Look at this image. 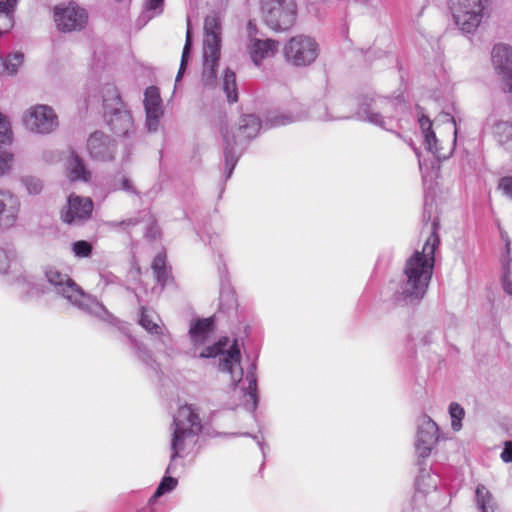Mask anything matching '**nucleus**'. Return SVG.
I'll return each mask as SVG.
<instances>
[{
    "mask_svg": "<svg viewBox=\"0 0 512 512\" xmlns=\"http://www.w3.org/2000/svg\"><path fill=\"white\" fill-rule=\"evenodd\" d=\"M250 326L240 323L237 332H232V339L226 335V374L230 375L232 401L226 402V408L234 409L242 406L253 418L259 403L257 382V357L248 365L245 379L241 365L242 349L245 340L249 337Z\"/></svg>",
    "mask_w": 512,
    "mask_h": 512,
    "instance_id": "1",
    "label": "nucleus"
},
{
    "mask_svg": "<svg viewBox=\"0 0 512 512\" xmlns=\"http://www.w3.org/2000/svg\"><path fill=\"white\" fill-rule=\"evenodd\" d=\"M438 226V222L433 220L431 233L425 241L422 251H415L406 260L403 278L391 297L393 304L397 306L416 305L424 298L433 275L435 251L440 245Z\"/></svg>",
    "mask_w": 512,
    "mask_h": 512,
    "instance_id": "2",
    "label": "nucleus"
},
{
    "mask_svg": "<svg viewBox=\"0 0 512 512\" xmlns=\"http://www.w3.org/2000/svg\"><path fill=\"white\" fill-rule=\"evenodd\" d=\"M203 41V71L202 82L204 86V110L211 124L222 134L224 130L221 92L224 86L218 89V98L213 100L214 90L217 88V69L221 56V19L215 14L208 15L204 23Z\"/></svg>",
    "mask_w": 512,
    "mask_h": 512,
    "instance_id": "3",
    "label": "nucleus"
},
{
    "mask_svg": "<svg viewBox=\"0 0 512 512\" xmlns=\"http://www.w3.org/2000/svg\"><path fill=\"white\" fill-rule=\"evenodd\" d=\"M405 108L401 96H381L375 93L361 95L357 98V109L354 117L368 122L387 131H392L394 122Z\"/></svg>",
    "mask_w": 512,
    "mask_h": 512,
    "instance_id": "4",
    "label": "nucleus"
},
{
    "mask_svg": "<svg viewBox=\"0 0 512 512\" xmlns=\"http://www.w3.org/2000/svg\"><path fill=\"white\" fill-rule=\"evenodd\" d=\"M44 275L49 289L62 296L73 306L91 314L103 321L111 322L112 315L95 298L84 291L65 273L58 268L49 266L45 269Z\"/></svg>",
    "mask_w": 512,
    "mask_h": 512,
    "instance_id": "5",
    "label": "nucleus"
},
{
    "mask_svg": "<svg viewBox=\"0 0 512 512\" xmlns=\"http://www.w3.org/2000/svg\"><path fill=\"white\" fill-rule=\"evenodd\" d=\"M214 333V317L196 318L190 321L188 335L193 356L199 358L219 357V369L223 370L224 337L213 342Z\"/></svg>",
    "mask_w": 512,
    "mask_h": 512,
    "instance_id": "6",
    "label": "nucleus"
},
{
    "mask_svg": "<svg viewBox=\"0 0 512 512\" xmlns=\"http://www.w3.org/2000/svg\"><path fill=\"white\" fill-rule=\"evenodd\" d=\"M201 429V420L195 408L192 405L179 407L173 419L171 462L179 457L181 452L195 443Z\"/></svg>",
    "mask_w": 512,
    "mask_h": 512,
    "instance_id": "7",
    "label": "nucleus"
},
{
    "mask_svg": "<svg viewBox=\"0 0 512 512\" xmlns=\"http://www.w3.org/2000/svg\"><path fill=\"white\" fill-rule=\"evenodd\" d=\"M103 113L107 124L117 135L130 138L134 134L133 118L125 109L117 88L107 84L102 89Z\"/></svg>",
    "mask_w": 512,
    "mask_h": 512,
    "instance_id": "8",
    "label": "nucleus"
},
{
    "mask_svg": "<svg viewBox=\"0 0 512 512\" xmlns=\"http://www.w3.org/2000/svg\"><path fill=\"white\" fill-rule=\"evenodd\" d=\"M440 120L448 126L449 131L452 133V138L446 146L442 139L437 138L433 130L432 121L429 117L425 115L418 117L419 127L423 136V145L439 162L451 157L456 146L458 135L456 120L450 113H443L440 116Z\"/></svg>",
    "mask_w": 512,
    "mask_h": 512,
    "instance_id": "9",
    "label": "nucleus"
},
{
    "mask_svg": "<svg viewBox=\"0 0 512 512\" xmlns=\"http://www.w3.org/2000/svg\"><path fill=\"white\" fill-rule=\"evenodd\" d=\"M261 129V122L254 114L243 115L239 128L233 135L232 143L226 140V181L230 178L239 158L246 150L249 142Z\"/></svg>",
    "mask_w": 512,
    "mask_h": 512,
    "instance_id": "10",
    "label": "nucleus"
},
{
    "mask_svg": "<svg viewBox=\"0 0 512 512\" xmlns=\"http://www.w3.org/2000/svg\"><path fill=\"white\" fill-rule=\"evenodd\" d=\"M349 118H351V116L332 115L329 112L326 103L318 100L309 105L307 108H304L302 105H300L299 108L293 112H270L266 117L265 125L269 128H273L305 120L334 121Z\"/></svg>",
    "mask_w": 512,
    "mask_h": 512,
    "instance_id": "11",
    "label": "nucleus"
},
{
    "mask_svg": "<svg viewBox=\"0 0 512 512\" xmlns=\"http://www.w3.org/2000/svg\"><path fill=\"white\" fill-rule=\"evenodd\" d=\"M260 12L267 27L283 32L295 24L297 6L294 0H260Z\"/></svg>",
    "mask_w": 512,
    "mask_h": 512,
    "instance_id": "12",
    "label": "nucleus"
},
{
    "mask_svg": "<svg viewBox=\"0 0 512 512\" xmlns=\"http://www.w3.org/2000/svg\"><path fill=\"white\" fill-rule=\"evenodd\" d=\"M456 25L464 34L476 31L484 17L483 0H448Z\"/></svg>",
    "mask_w": 512,
    "mask_h": 512,
    "instance_id": "13",
    "label": "nucleus"
},
{
    "mask_svg": "<svg viewBox=\"0 0 512 512\" xmlns=\"http://www.w3.org/2000/svg\"><path fill=\"white\" fill-rule=\"evenodd\" d=\"M319 55V45L310 36L297 35L284 46L286 61L295 67H306L315 62Z\"/></svg>",
    "mask_w": 512,
    "mask_h": 512,
    "instance_id": "14",
    "label": "nucleus"
},
{
    "mask_svg": "<svg viewBox=\"0 0 512 512\" xmlns=\"http://www.w3.org/2000/svg\"><path fill=\"white\" fill-rule=\"evenodd\" d=\"M53 20L63 33L77 32L85 28L88 21L87 11L75 2L54 7Z\"/></svg>",
    "mask_w": 512,
    "mask_h": 512,
    "instance_id": "15",
    "label": "nucleus"
},
{
    "mask_svg": "<svg viewBox=\"0 0 512 512\" xmlns=\"http://www.w3.org/2000/svg\"><path fill=\"white\" fill-rule=\"evenodd\" d=\"M24 125L31 132L49 134L58 127V117L48 105H35L23 116Z\"/></svg>",
    "mask_w": 512,
    "mask_h": 512,
    "instance_id": "16",
    "label": "nucleus"
},
{
    "mask_svg": "<svg viewBox=\"0 0 512 512\" xmlns=\"http://www.w3.org/2000/svg\"><path fill=\"white\" fill-rule=\"evenodd\" d=\"M105 226L111 230L131 233L139 228L141 232L147 236L154 238L157 233L155 218L148 210L139 211L136 215L128 217L121 221L111 220L105 222Z\"/></svg>",
    "mask_w": 512,
    "mask_h": 512,
    "instance_id": "17",
    "label": "nucleus"
},
{
    "mask_svg": "<svg viewBox=\"0 0 512 512\" xmlns=\"http://www.w3.org/2000/svg\"><path fill=\"white\" fill-rule=\"evenodd\" d=\"M437 424L428 416L422 415L417 421L415 451L419 459H426L439 440Z\"/></svg>",
    "mask_w": 512,
    "mask_h": 512,
    "instance_id": "18",
    "label": "nucleus"
},
{
    "mask_svg": "<svg viewBox=\"0 0 512 512\" xmlns=\"http://www.w3.org/2000/svg\"><path fill=\"white\" fill-rule=\"evenodd\" d=\"M93 206L89 197L71 194L68 197L67 208L62 214V219L70 225H80L90 218Z\"/></svg>",
    "mask_w": 512,
    "mask_h": 512,
    "instance_id": "19",
    "label": "nucleus"
},
{
    "mask_svg": "<svg viewBox=\"0 0 512 512\" xmlns=\"http://www.w3.org/2000/svg\"><path fill=\"white\" fill-rule=\"evenodd\" d=\"M492 63L501 76L505 92H512V47L499 43L493 47Z\"/></svg>",
    "mask_w": 512,
    "mask_h": 512,
    "instance_id": "20",
    "label": "nucleus"
},
{
    "mask_svg": "<svg viewBox=\"0 0 512 512\" xmlns=\"http://www.w3.org/2000/svg\"><path fill=\"white\" fill-rule=\"evenodd\" d=\"M143 103L146 113V127L149 132H156L164 114V106L159 89L155 86L146 88Z\"/></svg>",
    "mask_w": 512,
    "mask_h": 512,
    "instance_id": "21",
    "label": "nucleus"
},
{
    "mask_svg": "<svg viewBox=\"0 0 512 512\" xmlns=\"http://www.w3.org/2000/svg\"><path fill=\"white\" fill-rule=\"evenodd\" d=\"M87 150L90 156L97 161H111L115 157L114 141L100 131H96L89 136Z\"/></svg>",
    "mask_w": 512,
    "mask_h": 512,
    "instance_id": "22",
    "label": "nucleus"
},
{
    "mask_svg": "<svg viewBox=\"0 0 512 512\" xmlns=\"http://www.w3.org/2000/svg\"><path fill=\"white\" fill-rule=\"evenodd\" d=\"M20 199L9 189L0 188V228H11L20 212Z\"/></svg>",
    "mask_w": 512,
    "mask_h": 512,
    "instance_id": "23",
    "label": "nucleus"
},
{
    "mask_svg": "<svg viewBox=\"0 0 512 512\" xmlns=\"http://www.w3.org/2000/svg\"><path fill=\"white\" fill-rule=\"evenodd\" d=\"M158 321L159 317L153 311L144 307L141 309L139 324L149 334L157 336L158 343L166 349L171 346V336L165 328L159 325Z\"/></svg>",
    "mask_w": 512,
    "mask_h": 512,
    "instance_id": "24",
    "label": "nucleus"
},
{
    "mask_svg": "<svg viewBox=\"0 0 512 512\" xmlns=\"http://www.w3.org/2000/svg\"><path fill=\"white\" fill-rule=\"evenodd\" d=\"M279 49V42L273 39L252 38L249 53L253 63L259 67L263 60L273 57Z\"/></svg>",
    "mask_w": 512,
    "mask_h": 512,
    "instance_id": "25",
    "label": "nucleus"
},
{
    "mask_svg": "<svg viewBox=\"0 0 512 512\" xmlns=\"http://www.w3.org/2000/svg\"><path fill=\"white\" fill-rule=\"evenodd\" d=\"M491 130L499 145L505 149H512V118L509 120H495Z\"/></svg>",
    "mask_w": 512,
    "mask_h": 512,
    "instance_id": "26",
    "label": "nucleus"
},
{
    "mask_svg": "<svg viewBox=\"0 0 512 512\" xmlns=\"http://www.w3.org/2000/svg\"><path fill=\"white\" fill-rule=\"evenodd\" d=\"M475 503L480 512H496L498 505L491 491L483 484L475 489Z\"/></svg>",
    "mask_w": 512,
    "mask_h": 512,
    "instance_id": "27",
    "label": "nucleus"
},
{
    "mask_svg": "<svg viewBox=\"0 0 512 512\" xmlns=\"http://www.w3.org/2000/svg\"><path fill=\"white\" fill-rule=\"evenodd\" d=\"M18 0H0V36L13 27V14Z\"/></svg>",
    "mask_w": 512,
    "mask_h": 512,
    "instance_id": "28",
    "label": "nucleus"
},
{
    "mask_svg": "<svg viewBox=\"0 0 512 512\" xmlns=\"http://www.w3.org/2000/svg\"><path fill=\"white\" fill-rule=\"evenodd\" d=\"M68 176L72 181H88L90 172L85 168L83 161L75 153H71L67 163Z\"/></svg>",
    "mask_w": 512,
    "mask_h": 512,
    "instance_id": "29",
    "label": "nucleus"
},
{
    "mask_svg": "<svg viewBox=\"0 0 512 512\" xmlns=\"http://www.w3.org/2000/svg\"><path fill=\"white\" fill-rule=\"evenodd\" d=\"M152 270L157 282L164 287L171 279L170 268L166 265L165 253H158L152 262Z\"/></svg>",
    "mask_w": 512,
    "mask_h": 512,
    "instance_id": "30",
    "label": "nucleus"
},
{
    "mask_svg": "<svg viewBox=\"0 0 512 512\" xmlns=\"http://www.w3.org/2000/svg\"><path fill=\"white\" fill-rule=\"evenodd\" d=\"M191 47H192V37H191V30H190V20L188 19L187 20L186 40H185V45H184V48L182 51L180 67H179V70H178V73H177V76L175 79L176 83L180 81V79L182 78V76L187 68L188 61L190 58Z\"/></svg>",
    "mask_w": 512,
    "mask_h": 512,
    "instance_id": "31",
    "label": "nucleus"
},
{
    "mask_svg": "<svg viewBox=\"0 0 512 512\" xmlns=\"http://www.w3.org/2000/svg\"><path fill=\"white\" fill-rule=\"evenodd\" d=\"M177 484L178 481L176 478L171 476L163 477L154 494L149 499V504H153L158 498H160L164 494L173 491L176 488Z\"/></svg>",
    "mask_w": 512,
    "mask_h": 512,
    "instance_id": "32",
    "label": "nucleus"
},
{
    "mask_svg": "<svg viewBox=\"0 0 512 512\" xmlns=\"http://www.w3.org/2000/svg\"><path fill=\"white\" fill-rule=\"evenodd\" d=\"M238 101V86L236 74L226 67V102L236 103Z\"/></svg>",
    "mask_w": 512,
    "mask_h": 512,
    "instance_id": "33",
    "label": "nucleus"
},
{
    "mask_svg": "<svg viewBox=\"0 0 512 512\" xmlns=\"http://www.w3.org/2000/svg\"><path fill=\"white\" fill-rule=\"evenodd\" d=\"M113 190L115 191H124L128 194L139 195V192L133 185L132 180L125 174H118L114 177L112 183Z\"/></svg>",
    "mask_w": 512,
    "mask_h": 512,
    "instance_id": "34",
    "label": "nucleus"
},
{
    "mask_svg": "<svg viewBox=\"0 0 512 512\" xmlns=\"http://www.w3.org/2000/svg\"><path fill=\"white\" fill-rule=\"evenodd\" d=\"M8 145L0 143V177L11 171L14 162V154L8 149Z\"/></svg>",
    "mask_w": 512,
    "mask_h": 512,
    "instance_id": "35",
    "label": "nucleus"
},
{
    "mask_svg": "<svg viewBox=\"0 0 512 512\" xmlns=\"http://www.w3.org/2000/svg\"><path fill=\"white\" fill-rule=\"evenodd\" d=\"M449 415L451 418V428L453 431H460L462 428V420L465 416V410L463 407L456 403L452 402L449 405Z\"/></svg>",
    "mask_w": 512,
    "mask_h": 512,
    "instance_id": "36",
    "label": "nucleus"
},
{
    "mask_svg": "<svg viewBox=\"0 0 512 512\" xmlns=\"http://www.w3.org/2000/svg\"><path fill=\"white\" fill-rule=\"evenodd\" d=\"M24 55L21 52H14L8 55L5 59H1L4 70L13 75L17 72L19 66L22 64Z\"/></svg>",
    "mask_w": 512,
    "mask_h": 512,
    "instance_id": "37",
    "label": "nucleus"
},
{
    "mask_svg": "<svg viewBox=\"0 0 512 512\" xmlns=\"http://www.w3.org/2000/svg\"><path fill=\"white\" fill-rule=\"evenodd\" d=\"M129 340L131 342V345L133 346L136 356L147 365L151 364L152 361V354L147 348L145 344L142 342L136 340L134 337L129 335Z\"/></svg>",
    "mask_w": 512,
    "mask_h": 512,
    "instance_id": "38",
    "label": "nucleus"
},
{
    "mask_svg": "<svg viewBox=\"0 0 512 512\" xmlns=\"http://www.w3.org/2000/svg\"><path fill=\"white\" fill-rule=\"evenodd\" d=\"M12 130L8 118L0 112V143L11 144Z\"/></svg>",
    "mask_w": 512,
    "mask_h": 512,
    "instance_id": "39",
    "label": "nucleus"
},
{
    "mask_svg": "<svg viewBox=\"0 0 512 512\" xmlns=\"http://www.w3.org/2000/svg\"><path fill=\"white\" fill-rule=\"evenodd\" d=\"M21 182L30 195H37L43 189L42 181L35 176H24L22 177Z\"/></svg>",
    "mask_w": 512,
    "mask_h": 512,
    "instance_id": "40",
    "label": "nucleus"
},
{
    "mask_svg": "<svg viewBox=\"0 0 512 512\" xmlns=\"http://www.w3.org/2000/svg\"><path fill=\"white\" fill-rule=\"evenodd\" d=\"M228 435L236 436L237 434H235V433H230V434L226 433V437ZM239 435L245 436V437H251L253 440L256 441V443H257V445H258V447H259V449H260V451L262 453V456H263V461H262V464H261L260 470H259V472H261L264 469V467H265V460H266L267 450L269 449V446L265 443V441L263 439H260L257 435H252V434H250L248 432L240 433Z\"/></svg>",
    "mask_w": 512,
    "mask_h": 512,
    "instance_id": "41",
    "label": "nucleus"
},
{
    "mask_svg": "<svg viewBox=\"0 0 512 512\" xmlns=\"http://www.w3.org/2000/svg\"><path fill=\"white\" fill-rule=\"evenodd\" d=\"M72 250L77 257H88L92 252V246L89 242L80 240L72 245Z\"/></svg>",
    "mask_w": 512,
    "mask_h": 512,
    "instance_id": "42",
    "label": "nucleus"
},
{
    "mask_svg": "<svg viewBox=\"0 0 512 512\" xmlns=\"http://www.w3.org/2000/svg\"><path fill=\"white\" fill-rule=\"evenodd\" d=\"M501 286L503 291L509 295L512 296V274L510 271L509 264H506L503 266V274L501 277Z\"/></svg>",
    "mask_w": 512,
    "mask_h": 512,
    "instance_id": "43",
    "label": "nucleus"
},
{
    "mask_svg": "<svg viewBox=\"0 0 512 512\" xmlns=\"http://www.w3.org/2000/svg\"><path fill=\"white\" fill-rule=\"evenodd\" d=\"M164 0H147L145 3L146 13H148V18H152L155 15L162 12Z\"/></svg>",
    "mask_w": 512,
    "mask_h": 512,
    "instance_id": "44",
    "label": "nucleus"
},
{
    "mask_svg": "<svg viewBox=\"0 0 512 512\" xmlns=\"http://www.w3.org/2000/svg\"><path fill=\"white\" fill-rule=\"evenodd\" d=\"M498 188L505 196L512 198V175L500 178Z\"/></svg>",
    "mask_w": 512,
    "mask_h": 512,
    "instance_id": "45",
    "label": "nucleus"
},
{
    "mask_svg": "<svg viewBox=\"0 0 512 512\" xmlns=\"http://www.w3.org/2000/svg\"><path fill=\"white\" fill-rule=\"evenodd\" d=\"M232 307L236 310L239 307L236 291L233 287L226 284V310Z\"/></svg>",
    "mask_w": 512,
    "mask_h": 512,
    "instance_id": "46",
    "label": "nucleus"
},
{
    "mask_svg": "<svg viewBox=\"0 0 512 512\" xmlns=\"http://www.w3.org/2000/svg\"><path fill=\"white\" fill-rule=\"evenodd\" d=\"M500 458L504 463H512V441H506L504 443Z\"/></svg>",
    "mask_w": 512,
    "mask_h": 512,
    "instance_id": "47",
    "label": "nucleus"
},
{
    "mask_svg": "<svg viewBox=\"0 0 512 512\" xmlns=\"http://www.w3.org/2000/svg\"><path fill=\"white\" fill-rule=\"evenodd\" d=\"M10 258L7 252L0 248V273L7 271L9 267Z\"/></svg>",
    "mask_w": 512,
    "mask_h": 512,
    "instance_id": "48",
    "label": "nucleus"
},
{
    "mask_svg": "<svg viewBox=\"0 0 512 512\" xmlns=\"http://www.w3.org/2000/svg\"><path fill=\"white\" fill-rule=\"evenodd\" d=\"M247 32L250 40V44H252V38H257L256 34L258 32L257 25L254 23V21L249 20L247 24Z\"/></svg>",
    "mask_w": 512,
    "mask_h": 512,
    "instance_id": "49",
    "label": "nucleus"
},
{
    "mask_svg": "<svg viewBox=\"0 0 512 512\" xmlns=\"http://www.w3.org/2000/svg\"><path fill=\"white\" fill-rule=\"evenodd\" d=\"M432 204H428L427 200L424 203L423 220L428 222L431 219Z\"/></svg>",
    "mask_w": 512,
    "mask_h": 512,
    "instance_id": "50",
    "label": "nucleus"
},
{
    "mask_svg": "<svg viewBox=\"0 0 512 512\" xmlns=\"http://www.w3.org/2000/svg\"><path fill=\"white\" fill-rule=\"evenodd\" d=\"M433 333L434 332L432 330L427 331V333L422 337L421 342L424 345L430 344L433 341Z\"/></svg>",
    "mask_w": 512,
    "mask_h": 512,
    "instance_id": "51",
    "label": "nucleus"
},
{
    "mask_svg": "<svg viewBox=\"0 0 512 512\" xmlns=\"http://www.w3.org/2000/svg\"><path fill=\"white\" fill-rule=\"evenodd\" d=\"M173 472V467H172V463H170L166 469V473L169 474V473H172Z\"/></svg>",
    "mask_w": 512,
    "mask_h": 512,
    "instance_id": "52",
    "label": "nucleus"
},
{
    "mask_svg": "<svg viewBox=\"0 0 512 512\" xmlns=\"http://www.w3.org/2000/svg\"><path fill=\"white\" fill-rule=\"evenodd\" d=\"M139 512H153V509L151 507L143 508Z\"/></svg>",
    "mask_w": 512,
    "mask_h": 512,
    "instance_id": "53",
    "label": "nucleus"
},
{
    "mask_svg": "<svg viewBox=\"0 0 512 512\" xmlns=\"http://www.w3.org/2000/svg\"><path fill=\"white\" fill-rule=\"evenodd\" d=\"M418 465L420 466V470L423 473L425 471V469L421 468V465H422V461L421 460L418 461Z\"/></svg>",
    "mask_w": 512,
    "mask_h": 512,
    "instance_id": "54",
    "label": "nucleus"
},
{
    "mask_svg": "<svg viewBox=\"0 0 512 512\" xmlns=\"http://www.w3.org/2000/svg\"><path fill=\"white\" fill-rule=\"evenodd\" d=\"M419 166H420V168L422 167V162L420 159H419Z\"/></svg>",
    "mask_w": 512,
    "mask_h": 512,
    "instance_id": "55",
    "label": "nucleus"
}]
</instances>
